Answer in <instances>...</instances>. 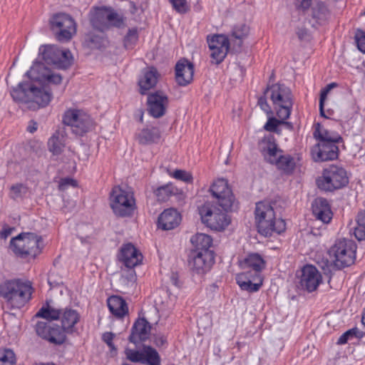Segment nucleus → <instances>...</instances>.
<instances>
[{
    "mask_svg": "<svg viewBox=\"0 0 365 365\" xmlns=\"http://www.w3.org/2000/svg\"><path fill=\"white\" fill-rule=\"evenodd\" d=\"M355 41L359 50L365 53V34L363 31L357 32L355 35Z\"/></svg>",
    "mask_w": 365,
    "mask_h": 365,
    "instance_id": "54",
    "label": "nucleus"
},
{
    "mask_svg": "<svg viewBox=\"0 0 365 365\" xmlns=\"http://www.w3.org/2000/svg\"><path fill=\"white\" fill-rule=\"evenodd\" d=\"M37 128H38L37 123L36 122H34V120H31L29 122V125L27 127V131L31 133H34L37 130Z\"/></svg>",
    "mask_w": 365,
    "mask_h": 365,
    "instance_id": "64",
    "label": "nucleus"
},
{
    "mask_svg": "<svg viewBox=\"0 0 365 365\" xmlns=\"http://www.w3.org/2000/svg\"><path fill=\"white\" fill-rule=\"evenodd\" d=\"M62 122L70 127L71 132L78 136H83L90 132L94 126L93 120L88 114L82 110L74 108L64 112Z\"/></svg>",
    "mask_w": 365,
    "mask_h": 365,
    "instance_id": "9",
    "label": "nucleus"
},
{
    "mask_svg": "<svg viewBox=\"0 0 365 365\" xmlns=\"http://www.w3.org/2000/svg\"><path fill=\"white\" fill-rule=\"evenodd\" d=\"M173 9L180 14H185L190 11L187 0H168Z\"/></svg>",
    "mask_w": 365,
    "mask_h": 365,
    "instance_id": "46",
    "label": "nucleus"
},
{
    "mask_svg": "<svg viewBox=\"0 0 365 365\" xmlns=\"http://www.w3.org/2000/svg\"><path fill=\"white\" fill-rule=\"evenodd\" d=\"M36 331L38 336L55 345L63 344L66 340V334H68L63 327L45 322L36 323Z\"/></svg>",
    "mask_w": 365,
    "mask_h": 365,
    "instance_id": "14",
    "label": "nucleus"
},
{
    "mask_svg": "<svg viewBox=\"0 0 365 365\" xmlns=\"http://www.w3.org/2000/svg\"><path fill=\"white\" fill-rule=\"evenodd\" d=\"M175 80L180 86H186L193 80L194 65L187 59L179 60L175 67Z\"/></svg>",
    "mask_w": 365,
    "mask_h": 365,
    "instance_id": "22",
    "label": "nucleus"
},
{
    "mask_svg": "<svg viewBox=\"0 0 365 365\" xmlns=\"http://www.w3.org/2000/svg\"><path fill=\"white\" fill-rule=\"evenodd\" d=\"M135 201L132 193L113 187L110 194V207L113 212L120 217L130 216L135 209Z\"/></svg>",
    "mask_w": 365,
    "mask_h": 365,
    "instance_id": "12",
    "label": "nucleus"
},
{
    "mask_svg": "<svg viewBox=\"0 0 365 365\" xmlns=\"http://www.w3.org/2000/svg\"><path fill=\"white\" fill-rule=\"evenodd\" d=\"M49 69L41 62H35L30 70L26 73V76L34 81H43L48 73Z\"/></svg>",
    "mask_w": 365,
    "mask_h": 365,
    "instance_id": "36",
    "label": "nucleus"
},
{
    "mask_svg": "<svg viewBox=\"0 0 365 365\" xmlns=\"http://www.w3.org/2000/svg\"><path fill=\"white\" fill-rule=\"evenodd\" d=\"M213 252H199L191 251L189 255V266L198 274H202L210 270L214 263Z\"/></svg>",
    "mask_w": 365,
    "mask_h": 365,
    "instance_id": "18",
    "label": "nucleus"
},
{
    "mask_svg": "<svg viewBox=\"0 0 365 365\" xmlns=\"http://www.w3.org/2000/svg\"><path fill=\"white\" fill-rule=\"evenodd\" d=\"M14 101L21 103L34 102L39 107H46L52 98V93L47 90L37 88L31 83H19L11 91Z\"/></svg>",
    "mask_w": 365,
    "mask_h": 365,
    "instance_id": "5",
    "label": "nucleus"
},
{
    "mask_svg": "<svg viewBox=\"0 0 365 365\" xmlns=\"http://www.w3.org/2000/svg\"><path fill=\"white\" fill-rule=\"evenodd\" d=\"M155 195L158 201H167L171 196L180 194V190L172 183H168L158 187L155 191Z\"/></svg>",
    "mask_w": 365,
    "mask_h": 365,
    "instance_id": "37",
    "label": "nucleus"
},
{
    "mask_svg": "<svg viewBox=\"0 0 365 365\" xmlns=\"http://www.w3.org/2000/svg\"><path fill=\"white\" fill-rule=\"evenodd\" d=\"M0 297L12 309H20L31 299V287L20 279L6 280L0 284Z\"/></svg>",
    "mask_w": 365,
    "mask_h": 365,
    "instance_id": "3",
    "label": "nucleus"
},
{
    "mask_svg": "<svg viewBox=\"0 0 365 365\" xmlns=\"http://www.w3.org/2000/svg\"><path fill=\"white\" fill-rule=\"evenodd\" d=\"M138 40L137 28L129 29L123 39V44L126 49H132Z\"/></svg>",
    "mask_w": 365,
    "mask_h": 365,
    "instance_id": "44",
    "label": "nucleus"
},
{
    "mask_svg": "<svg viewBox=\"0 0 365 365\" xmlns=\"http://www.w3.org/2000/svg\"><path fill=\"white\" fill-rule=\"evenodd\" d=\"M119 259L126 267L133 268L140 264L143 256L133 244L128 243L121 247Z\"/></svg>",
    "mask_w": 365,
    "mask_h": 365,
    "instance_id": "23",
    "label": "nucleus"
},
{
    "mask_svg": "<svg viewBox=\"0 0 365 365\" xmlns=\"http://www.w3.org/2000/svg\"><path fill=\"white\" fill-rule=\"evenodd\" d=\"M168 98L162 91H155L148 95L147 106L148 113L155 118L165 114L168 106Z\"/></svg>",
    "mask_w": 365,
    "mask_h": 365,
    "instance_id": "19",
    "label": "nucleus"
},
{
    "mask_svg": "<svg viewBox=\"0 0 365 365\" xmlns=\"http://www.w3.org/2000/svg\"><path fill=\"white\" fill-rule=\"evenodd\" d=\"M313 135L319 143H343V138L338 133L322 128L319 123L315 125Z\"/></svg>",
    "mask_w": 365,
    "mask_h": 365,
    "instance_id": "33",
    "label": "nucleus"
},
{
    "mask_svg": "<svg viewBox=\"0 0 365 365\" xmlns=\"http://www.w3.org/2000/svg\"><path fill=\"white\" fill-rule=\"evenodd\" d=\"M255 222L258 232L264 237L281 234L286 230V223L282 218H276L272 205L267 202L256 203Z\"/></svg>",
    "mask_w": 365,
    "mask_h": 365,
    "instance_id": "2",
    "label": "nucleus"
},
{
    "mask_svg": "<svg viewBox=\"0 0 365 365\" xmlns=\"http://www.w3.org/2000/svg\"><path fill=\"white\" fill-rule=\"evenodd\" d=\"M173 176L175 179L182 180L185 182H191L192 181V176L191 173L183 170H175Z\"/></svg>",
    "mask_w": 365,
    "mask_h": 365,
    "instance_id": "52",
    "label": "nucleus"
},
{
    "mask_svg": "<svg viewBox=\"0 0 365 365\" xmlns=\"http://www.w3.org/2000/svg\"><path fill=\"white\" fill-rule=\"evenodd\" d=\"M160 138L161 132L158 127H147L136 135V139L141 145L156 144L160 142Z\"/></svg>",
    "mask_w": 365,
    "mask_h": 365,
    "instance_id": "31",
    "label": "nucleus"
},
{
    "mask_svg": "<svg viewBox=\"0 0 365 365\" xmlns=\"http://www.w3.org/2000/svg\"><path fill=\"white\" fill-rule=\"evenodd\" d=\"M322 280V277L318 269L314 265L307 264L302 269L299 283L302 289L312 292L317 289Z\"/></svg>",
    "mask_w": 365,
    "mask_h": 365,
    "instance_id": "20",
    "label": "nucleus"
},
{
    "mask_svg": "<svg viewBox=\"0 0 365 365\" xmlns=\"http://www.w3.org/2000/svg\"><path fill=\"white\" fill-rule=\"evenodd\" d=\"M207 41L211 51L210 56L215 63L222 62L229 50V39L225 35L216 34L211 37L207 36Z\"/></svg>",
    "mask_w": 365,
    "mask_h": 365,
    "instance_id": "17",
    "label": "nucleus"
},
{
    "mask_svg": "<svg viewBox=\"0 0 365 365\" xmlns=\"http://www.w3.org/2000/svg\"><path fill=\"white\" fill-rule=\"evenodd\" d=\"M41 237L33 232H22L10 241V248L18 257H35L40 253Z\"/></svg>",
    "mask_w": 365,
    "mask_h": 365,
    "instance_id": "7",
    "label": "nucleus"
},
{
    "mask_svg": "<svg viewBox=\"0 0 365 365\" xmlns=\"http://www.w3.org/2000/svg\"><path fill=\"white\" fill-rule=\"evenodd\" d=\"M170 282L177 289H180L182 286V282L180 279L179 275L177 272H172L170 274Z\"/></svg>",
    "mask_w": 365,
    "mask_h": 365,
    "instance_id": "59",
    "label": "nucleus"
},
{
    "mask_svg": "<svg viewBox=\"0 0 365 365\" xmlns=\"http://www.w3.org/2000/svg\"><path fill=\"white\" fill-rule=\"evenodd\" d=\"M337 86H338V84L336 83L333 82V83H331L327 85V86L321 91L320 98H319V111H320V115L323 117H326L325 113H324V101L327 98V94L332 88H336Z\"/></svg>",
    "mask_w": 365,
    "mask_h": 365,
    "instance_id": "45",
    "label": "nucleus"
},
{
    "mask_svg": "<svg viewBox=\"0 0 365 365\" xmlns=\"http://www.w3.org/2000/svg\"><path fill=\"white\" fill-rule=\"evenodd\" d=\"M61 314V309L51 307L49 306L48 302H46V306H43L36 314L35 317L37 318L40 317L49 321H52L58 319Z\"/></svg>",
    "mask_w": 365,
    "mask_h": 365,
    "instance_id": "40",
    "label": "nucleus"
},
{
    "mask_svg": "<svg viewBox=\"0 0 365 365\" xmlns=\"http://www.w3.org/2000/svg\"><path fill=\"white\" fill-rule=\"evenodd\" d=\"M312 213L317 220L324 224H328L333 217V212L328 200L323 197H317L312 202Z\"/></svg>",
    "mask_w": 365,
    "mask_h": 365,
    "instance_id": "25",
    "label": "nucleus"
},
{
    "mask_svg": "<svg viewBox=\"0 0 365 365\" xmlns=\"http://www.w3.org/2000/svg\"><path fill=\"white\" fill-rule=\"evenodd\" d=\"M331 17V11L327 4L321 0H314L309 9L307 20L312 27L326 24Z\"/></svg>",
    "mask_w": 365,
    "mask_h": 365,
    "instance_id": "16",
    "label": "nucleus"
},
{
    "mask_svg": "<svg viewBox=\"0 0 365 365\" xmlns=\"http://www.w3.org/2000/svg\"><path fill=\"white\" fill-rule=\"evenodd\" d=\"M26 192V187L23 184L14 185L11 187V197L14 200L21 197Z\"/></svg>",
    "mask_w": 365,
    "mask_h": 365,
    "instance_id": "49",
    "label": "nucleus"
},
{
    "mask_svg": "<svg viewBox=\"0 0 365 365\" xmlns=\"http://www.w3.org/2000/svg\"><path fill=\"white\" fill-rule=\"evenodd\" d=\"M16 354L11 349H0V365H14Z\"/></svg>",
    "mask_w": 365,
    "mask_h": 365,
    "instance_id": "43",
    "label": "nucleus"
},
{
    "mask_svg": "<svg viewBox=\"0 0 365 365\" xmlns=\"http://www.w3.org/2000/svg\"><path fill=\"white\" fill-rule=\"evenodd\" d=\"M190 242L193 246V249L191 251L199 252H212L210 250L212 240L207 235L197 233L191 237Z\"/></svg>",
    "mask_w": 365,
    "mask_h": 365,
    "instance_id": "34",
    "label": "nucleus"
},
{
    "mask_svg": "<svg viewBox=\"0 0 365 365\" xmlns=\"http://www.w3.org/2000/svg\"><path fill=\"white\" fill-rule=\"evenodd\" d=\"M87 41L92 44H95V46L98 47L100 43L101 38L97 36L89 35L87 38Z\"/></svg>",
    "mask_w": 365,
    "mask_h": 365,
    "instance_id": "62",
    "label": "nucleus"
},
{
    "mask_svg": "<svg viewBox=\"0 0 365 365\" xmlns=\"http://www.w3.org/2000/svg\"><path fill=\"white\" fill-rule=\"evenodd\" d=\"M210 190L212 196L217 199V203L221 208L225 211L231 209L234 202V196L227 180L218 179L212 183Z\"/></svg>",
    "mask_w": 365,
    "mask_h": 365,
    "instance_id": "15",
    "label": "nucleus"
},
{
    "mask_svg": "<svg viewBox=\"0 0 365 365\" xmlns=\"http://www.w3.org/2000/svg\"><path fill=\"white\" fill-rule=\"evenodd\" d=\"M356 249V244L351 240L336 241L329 250V255L333 257V266L341 269L351 265L355 259Z\"/></svg>",
    "mask_w": 365,
    "mask_h": 365,
    "instance_id": "8",
    "label": "nucleus"
},
{
    "mask_svg": "<svg viewBox=\"0 0 365 365\" xmlns=\"http://www.w3.org/2000/svg\"><path fill=\"white\" fill-rule=\"evenodd\" d=\"M14 230L13 227H4V229L0 232V237L2 239H6Z\"/></svg>",
    "mask_w": 365,
    "mask_h": 365,
    "instance_id": "61",
    "label": "nucleus"
},
{
    "mask_svg": "<svg viewBox=\"0 0 365 365\" xmlns=\"http://www.w3.org/2000/svg\"><path fill=\"white\" fill-rule=\"evenodd\" d=\"M312 0H292V4L295 9L305 14L313 4Z\"/></svg>",
    "mask_w": 365,
    "mask_h": 365,
    "instance_id": "47",
    "label": "nucleus"
},
{
    "mask_svg": "<svg viewBox=\"0 0 365 365\" xmlns=\"http://www.w3.org/2000/svg\"><path fill=\"white\" fill-rule=\"evenodd\" d=\"M181 215L175 208L165 210L158 218V227L163 230H170L178 227Z\"/></svg>",
    "mask_w": 365,
    "mask_h": 365,
    "instance_id": "26",
    "label": "nucleus"
},
{
    "mask_svg": "<svg viewBox=\"0 0 365 365\" xmlns=\"http://www.w3.org/2000/svg\"><path fill=\"white\" fill-rule=\"evenodd\" d=\"M267 94H264L258 98L257 104L260 108L267 114L272 113V109L267 101Z\"/></svg>",
    "mask_w": 365,
    "mask_h": 365,
    "instance_id": "57",
    "label": "nucleus"
},
{
    "mask_svg": "<svg viewBox=\"0 0 365 365\" xmlns=\"http://www.w3.org/2000/svg\"><path fill=\"white\" fill-rule=\"evenodd\" d=\"M240 266L250 270L236 275L237 284L242 290L257 292L263 284L262 272L266 267V261L260 254L251 252L240 261Z\"/></svg>",
    "mask_w": 365,
    "mask_h": 365,
    "instance_id": "1",
    "label": "nucleus"
},
{
    "mask_svg": "<svg viewBox=\"0 0 365 365\" xmlns=\"http://www.w3.org/2000/svg\"><path fill=\"white\" fill-rule=\"evenodd\" d=\"M77 185H78L76 180L71 178H64L61 179L58 184V188L60 190H65L67 187L70 186L76 187H77Z\"/></svg>",
    "mask_w": 365,
    "mask_h": 365,
    "instance_id": "53",
    "label": "nucleus"
},
{
    "mask_svg": "<svg viewBox=\"0 0 365 365\" xmlns=\"http://www.w3.org/2000/svg\"><path fill=\"white\" fill-rule=\"evenodd\" d=\"M46 76L43 81H47L49 83L60 84L62 81V76L60 74L55 73L49 70L48 73L46 74Z\"/></svg>",
    "mask_w": 365,
    "mask_h": 365,
    "instance_id": "55",
    "label": "nucleus"
},
{
    "mask_svg": "<svg viewBox=\"0 0 365 365\" xmlns=\"http://www.w3.org/2000/svg\"><path fill=\"white\" fill-rule=\"evenodd\" d=\"M338 143H318L312 149V155L315 162L334 160L338 158Z\"/></svg>",
    "mask_w": 365,
    "mask_h": 365,
    "instance_id": "21",
    "label": "nucleus"
},
{
    "mask_svg": "<svg viewBox=\"0 0 365 365\" xmlns=\"http://www.w3.org/2000/svg\"><path fill=\"white\" fill-rule=\"evenodd\" d=\"M264 94H269L277 115L279 119L287 120L289 118L293 106V95L291 89L281 83L267 86Z\"/></svg>",
    "mask_w": 365,
    "mask_h": 365,
    "instance_id": "4",
    "label": "nucleus"
},
{
    "mask_svg": "<svg viewBox=\"0 0 365 365\" xmlns=\"http://www.w3.org/2000/svg\"><path fill=\"white\" fill-rule=\"evenodd\" d=\"M357 226L354 229L356 238L361 241L365 239V211H361L356 216Z\"/></svg>",
    "mask_w": 365,
    "mask_h": 365,
    "instance_id": "41",
    "label": "nucleus"
},
{
    "mask_svg": "<svg viewBox=\"0 0 365 365\" xmlns=\"http://www.w3.org/2000/svg\"><path fill=\"white\" fill-rule=\"evenodd\" d=\"M50 27L59 41H68L76 34V26L72 17L66 14H54L50 19Z\"/></svg>",
    "mask_w": 365,
    "mask_h": 365,
    "instance_id": "13",
    "label": "nucleus"
},
{
    "mask_svg": "<svg viewBox=\"0 0 365 365\" xmlns=\"http://www.w3.org/2000/svg\"><path fill=\"white\" fill-rule=\"evenodd\" d=\"M110 14H112L113 19H109L108 21V24L120 29L125 26L124 18L122 16H120L116 12L111 11H110Z\"/></svg>",
    "mask_w": 365,
    "mask_h": 365,
    "instance_id": "50",
    "label": "nucleus"
},
{
    "mask_svg": "<svg viewBox=\"0 0 365 365\" xmlns=\"http://www.w3.org/2000/svg\"><path fill=\"white\" fill-rule=\"evenodd\" d=\"M352 331L351 329L347 330L343 334H341L337 340V344H345L347 341L353 339Z\"/></svg>",
    "mask_w": 365,
    "mask_h": 365,
    "instance_id": "60",
    "label": "nucleus"
},
{
    "mask_svg": "<svg viewBox=\"0 0 365 365\" xmlns=\"http://www.w3.org/2000/svg\"><path fill=\"white\" fill-rule=\"evenodd\" d=\"M274 164L276 165L279 170H282L287 174L292 173L296 166L294 159L290 155L279 154Z\"/></svg>",
    "mask_w": 365,
    "mask_h": 365,
    "instance_id": "38",
    "label": "nucleus"
},
{
    "mask_svg": "<svg viewBox=\"0 0 365 365\" xmlns=\"http://www.w3.org/2000/svg\"><path fill=\"white\" fill-rule=\"evenodd\" d=\"M80 314L77 310L71 308H65L61 309L60 316L61 327L67 331L68 334H72L75 331V325L80 320Z\"/></svg>",
    "mask_w": 365,
    "mask_h": 365,
    "instance_id": "29",
    "label": "nucleus"
},
{
    "mask_svg": "<svg viewBox=\"0 0 365 365\" xmlns=\"http://www.w3.org/2000/svg\"><path fill=\"white\" fill-rule=\"evenodd\" d=\"M225 210L217 207L211 202H205L200 208V215L203 224L211 230L221 231L230 224Z\"/></svg>",
    "mask_w": 365,
    "mask_h": 365,
    "instance_id": "10",
    "label": "nucleus"
},
{
    "mask_svg": "<svg viewBox=\"0 0 365 365\" xmlns=\"http://www.w3.org/2000/svg\"><path fill=\"white\" fill-rule=\"evenodd\" d=\"M249 27L246 24H240L234 27L232 31V37L235 38V43L240 47L242 39L245 38L249 33Z\"/></svg>",
    "mask_w": 365,
    "mask_h": 365,
    "instance_id": "42",
    "label": "nucleus"
},
{
    "mask_svg": "<svg viewBox=\"0 0 365 365\" xmlns=\"http://www.w3.org/2000/svg\"><path fill=\"white\" fill-rule=\"evenodd\" d=\"M350 329H351V331H354V332H351L354 337H356L358 339H361L364 335V333L363 331H360L356 327H354V328H352Z\"/></svg>",
    "mask_w": 365,
    "mask_h": 365,
    "instance_id": "63",
    "label": "nucleus"
},
{
    "mask_svg": "<svg viewBox=\"0 0 365 365\" xmlns=\"http://www.w3.org/2000/svg\"><path fill=\"white\" fill-rule=\"evenodd\" d=\"M259 148L265 159L272 164H274L278 158L279 155L278 153H282V150L277 148L272 137L262 138L259 143Z\"/></svg>",
    "mask_w": 365,
    "mask_h": 365,
    "instance_id": "28",
    "label": "nucleus"
},
{
    "mask_svg": "<svg viewBox=\"0 0 365 365\" xmlns=\"http://www.w3.org/2000/svg\"><path fill=\"white\" fill-rule=\"evenodd\" d=\"M110 10L105 7L96 8L90 12V22L93 28L103 31L108 27V21L113 19Z\"/></svg>",
    "mask_w": 365,
    "mask_h": 365,
    "instance_id": "27",
    "label": "nucleus"
},
{
    "mask_svg": "<svg viewBox=\"0 0 365 365\" xmlns=\"http://www.w3.org/2000/svg\"><path fill=\"white\" fill-rule=\"evenodd\" d=\"M150 329V323L145 318L138 319L132 327L129 341L135 344L145 341L149 338Z\"/></svg>",
    "mask_w": 365,
    "mask_h": 365,
    "instance_id": "24",
    "label": "nucleus"
},
{
    "mask_svg": "<svg viewBox=\"0 0 365 365\" xmlns=\"http://www.w3.org/2000/svg\"><path fill=\"white\" fill-rule=\"evenodd\" d=\"M110 313L118 319H122L128 314V307L125 300L119 296H111L107 300Z\"/></svg>",
    "mask_w": 365,
    "mask_h": 365,
    "instance_id": "30",
    "label": "nucleus"
},
{
    "mask_svg": "<svg viewBox=\"0 0 365 365\" xmlns=\"http://www.w3.org/2000/svg\"><path fill=\"white\" fill-rule=\"evenodd\" d=\"M125 355L127 359L130 361L142 364L143 349L140 351L130 349H126Z\"/></svg>",
    "mask_w": 365,
    "mask_h": 365,
    "instance_id": "48",
    "label": "nucleus"
},
{
    "mask_svg": "<svg viewBox=\"0 0 365 365\" xmlns=\"http://www.w3.org/2000/svg\"><path fill=\"white\" fill-rule=\"evenodd\" d=\"M39 54L48 65H53L58 68L66 69L73 61V56L68 49L62 50L54 45H45L39 48Z\"/></svg>",
    "mask_w": 365,
    "mask_h": 365,
    "instance_id": "11",
    "label": "nucleus"
},
{
    "mask_svg": "<svg viewBox=\"0 0 365 365\" xmlns=\"http://www.w3.org/2000/svg\"><path fill=\"white\" fill-rule=\"evenodd\" d=\"M158 79V72L156 68L152 67L149 70L145 71L143 76L140 78L138 82L140 94H147L148 91L155 86Z\"/></svg>",
    "mask_w": 365,
    "mask_h": 365,
    "instance_id": "32",
    "label": "nucleus"
},
{
    "mask_svg": "<svg viewBox=\"0 0 365 365\" xmlns=\"http://www.w3.org/2000/svg\"><path fill=\"white\" fill-rule=\"evenodd\" d=\"M296 34L299 40H307L309 37V30L304 26H299L296 29Z\"/></svg>",
    "mask_w": 365,
    "mask_h": 365,
    "instance_id": "58",
    "label": "nucleus"
},
{
    "mask_svg": "<svg viewBox=\"0 0 365 365\" xmlns=\"http://www.w3.org/2000/svg\"><path fill=\"white\" fill-rule=\"evenodd\" d=\"M65 135L63 132L56 130L48 141V150L54 155H59L65 147Z\"/></svg>",
    "mask_w": 365,
    "mask_h": 365,
    "instance_id": "35",
    "label": "nucleus"
},
{
    "mask_svg": "<svg viewBox=\"0 0 365 365\" xmlns=\"http://www.w3.org/2000/svg\"><path fill=\"white\" fill-rule=\"evenodd\" d=\"M349 183L346 170L342 167L331 165L324 168L316 180L318 188L325 192H333L346 187Z\"/></svg>",
    "mask_w": 365,
    "mask_h": 365,
    "instance_id": "6",
    "label": "nucleus"
},
{
    "mask_svg": "<svg viewBox=\"0 0 365 365\" xmlns=\"http://www.w3.org/2000/svg\"><path fill=\"white\" fill-rule=\"evenodd\" d=\"M142 364L160 365L161 359L155 349L150 346H143V356Z\"/></svg>",
    "mask_w": 365,
    "mask_h": 365,
    "instance_id": "39",
    "label": "nucleus"
},
{
    "mask_svg": "<svg viewBox=\"0 0 365 365\" xmlns=\"http://www.w3.org/2000/svg\"><path fill=\"white\" fill-rule=\"evenodd\" d=\"M115 334L113 332H105L103 334L102 340L108 345L111 351H116V348L113 342Z\"/></svg>",
    "mask_w": 365,
    "mask_h": 365,
    "instance_id": "56",
    "label": "nucleus"
},
{
    "mask_svg": "<svg viewBox=\"0 0 365 365\" xmlns=\"http://www.w3.org/2000/svg\"><path fill=\"white\" fill-rule=\"evenodd\" d=\"M285 120H277L276 118H269L267 122L264 125V130L270 132H274L277 130V127L279 124L287 123L284 121Z\"/></svg>",
    "mask_w": 365,
    "mask_h": 365,
    "instance_id": "51",
    "label": "nucleus"
}]
</instances>
